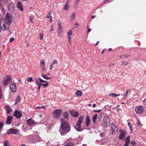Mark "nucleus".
<instances>
[{
    "instance_id": "f257e3e1",
    "label": "nucleus",
    "mask_w": 146,
    "mask_h": 146,
    "mask_svg": "<svg viewBox=\"0 0 146 146\" xmlns=\"http://www.w3.org/2000/svg\"><path fill=\"white\" fill-rule=\"evenodd\" d=\"M61 125L60 132L62 135L66 134L70 130V126L67 121L63 118L60 119Z\"/></svg>"
},
{
    "instance_id": "f03ea898",
    "label": "nucleus",
    "mask_w": 146,
    "mask_h": 146,
    "mask_svg": "<svg viewBox=\"0 0 146 146\" xmlns=\"http://www.w3.org/2000/svg\"><path fill=\"white\" fill-rule=\"evenodd\" d=\"M110 120L109 117L108 115L106 114L103 118V121L102 122V125L103 127L107 128L110 125Z\"/></svg>"
},
{
    "instance_id": "7ed1b4c3",
    "label": "nucleus",
    "mask_w": 146,
    "mask_h": 146,
    "mask_svg": "<svg viewBox=\"0 0 146 146\" xmlns=\"http://www.w3.org/2000/svg\"><path fill=\"white\" fill-rule=\"evenodd\" d=\"M30 137L31 138V142L35 143L40 141V137L38 135V132H36L35 134L30 135Z\"/></svg>"
},
{
    "instance_id": "20e7f679",
    "label": "nucleus",
    "mask_w": 146,
    "mask_h": 146,
    "mask_svg": "<svg viewBox=\"0 0 146 146\" xmlns=\"http://www.w3.org/2000/svg\"><path fill=\"white\" fill-rule=\"evenodd\" d=\"M84 119V117L83 115H81L78 120L77 122V123L76 124V126L75 127V129L76 130L78 131H80L81 127V124Z\"/></svg>"
},
{
    "instance_id": "39448f33",
    "label": "nucleus",
    "mask_w": 146,
    "mask_h": 146,
    "mask_svg": "<svg viewBox=\"0 0 146 146\" xmlns=\"http://www.w3.org/2000/svg\"><path fill=\"white\" fill-rule=\"evenodd\" d=\"M62 111L61 110L57 109L55 111H54L52 113V116L54 118L58 119L60 118Z\"/></svg>"
},
{
    "instance_id": "423d86ee",
    "label": "nucleus",
    "mask_w": 146,
    "mask_h": 146,
    "mask_svg": "<svg viewBox=\"0 0 146 146\" xmlns=\"http://www.w3.org/2000/svg\"><path fill=\"white\" fill-rule=\"evenodd\" d=\"M11 76L10 75L7 76L5 78H4L3 83L4 86L8 85L11 81Z\"/></svg>"
},
{
    "instance_id": "0eeeda50",
    "label": "nucleus",
    "mask_w": 146,
    "mask_h": 146,
    "mask_svg": "<svg viewBox=\"0 0 146 146\" xmlns=\"http://www.w3.org/2000/svg\"><path fill=\"white\" fill-rule=\"evenodd\" d=\"M144 110V108L143 106H137L135 108V112L138 114L142 113Z\"/></svg>"
},
{
    "instance_id": "6e6552de",
    "label": "nucleus",
    "mask_w": 146,
    "mask_h": 146,
    "mask_svg": "<svg viewBox=\"0 0 146 146\" xmlns=\"http://www.w3.org/2000/svg\"><path fill=\"white\" fill-rule=\"evenodd\" d=\"M0 24L1 26L0 28L1 29L3 30H7L9 29V26L10 24L9 23V24H8L7 23H6L5 22L3 23L2 25H1V24Z\"/></svg>"
},
{
    "instance_id": "1a4fd4ad",
    "label": "nucleus",
    "mask_w": 146,
    "mask_h": 146,
    "mask_svg": "<svg viewBox=\"0 0 146 146\" xmlns=\"http://www.w3.org/2000/svg\"><path fill=\"white\" fill-rule=\"evenodd\" d=\"M27 123L28 125L31 126H34L37 124V123L35 121L31 118L29 119L27 121Z\"/></svg>"
},
{
    "instance_id": "9d476101",
    "label": "nucleus",
    "mask_w": 146,
    "mask_h": 146,
    "mask_svg": "<svg viewBox=\"0 0 146 146\" xmlns=\"http://www.w3.org/2000/svg\"><path fill=\"white\" fill-rule=\"evenodd\" d=\"M5 22L11 24L12 21L11 19V15L8 13H7L5 17Z\"/></svg>"
},
{
    "instance_id": "9b49d317",
    "label": "nucleus",
    "mask_w": 146,
    "mask_h": 146,
    "mask_svg": "<svg viewBox=\"0 0 146 146\" xmlns=\"http://www.w3.org/2000/svg\"><path fill=\"white\" fill-rule=\"evenodd\" d=\"M111 131H112L111 134L113 135H115L117 130V127L115 125L112 124H111Z\"/></svg>"
},
{
    "instance_id": "f8f14e48",
    "label": "nucleus",
    "mask_w": 146,
    "mask_h": 146,
    "mask_svg": "<svg viewBox=\"0 0 146 146\" xmlns=\"http://www.w3.org/2000/svg\"><path fill=\"white\" fill-rule=\"evenodd\" d=\"M13 115L14 117L18 119L21 117L22 114L20 111L15 110L14 111Z\"/></svg>"
},
{
    "instance_id": "ddd939ff",
    "label": "nucleus",
    "mask_w": 146,
    "mask_h": 146,
    "mask_svg": "<svg viewBox=\"0 0 146 146\" xmlns=\"http://www.w3.org/2000/svg\"><path fill=\"white\" fill-rule=\"evenodd\" d=\"M61 23L59 22L58 23V35H59L61 34L63 32V28L60 25Z\"/></svg>"
},
{
    "instance_id": "4468645a",
    "label": "nucleus",
    "mask_w": 146,
    "mask_h": 146,
    "mask_svg": "<svg viewBox=\"0 0 146 146\" xmlns=\"http://www.w3.org/2000/svg\"><path fill=\"white\" fill-rule=\"evenodd\" d=\"M10 88L12 92L15 93L16 91V86L15 84H12L10 86Z\"/></svg>"
},
{
    "instance_id": "2eb2a0df",
    "label": "nucleus",
    "mask_w": 146,
    "mask_h": 146,
    "mask_svg": "<svg viewBox=\"0 0 146 146\" xmlns=\"http://www.w3.org/2000/svg\"><path fill=\"white\" fill-rule=\"evenodd\" d=\"M13 117L12 116H8L6 121V124L7 125L11 124L12 121Z\"/></svg>"
},
{
    "instance_id": "dca6fc26",
    "label": "nucleus",
    "mask_w": 146,
    "mask_h": 146,
    "mask_svg": "<svg viewBox=\"0 0 146 146\" xmlns=\"http://www.w3.org/2000/svg\"><path fill=\"white\" fill-rule=\"evenodd\" d=\"M14 8V5L12 3L9 4L8 5V9L11 12H13Z\"/></svg>"
},
{
    "instance_id": "f3484780",
    "label": "nucleus",
    "mask_w": 146,
    "mask_h": 146,
    "mask_svg": "<svg viewBox=\"0 0 146 146\" xmlns=\"http://www.w3.org/2000/svg\"><path fill=\"white\" fill-rule=\"evenodd\" d=\"M7 133L8 134H16L17 133V131L15 129L11 128L8 130Z\"/></svg>"
},
{
    "instance_id": "a211bd4d",
    "label": "nucleus",
    "mask_w": 146,
    "mask_h": 146,
    "mask_svg": "<svg viewBox=\"0 0 146 146\" xmlns=\"http://www.w3.org/2000/svg\"><path fill=\"white\" fill-rule=\"evenodd\" d=\"M125 132L124 130H122L121 131V133L119 136V139H123L125 137Z\"/></svg>"
},
{
    "instance_id": "6ab92c4d",
    "label": "nucleus",
    "mask_w": 146,
    "mask_h": 146,
    "mask_svg": "<svg viewBox=\"0 0 146 146\" xmlns=\"http://www.w3.org/2000/svg\"><path fill=\"white\" fill-rule=\"evenodd\" d=\"M70 113L73 117H77L78 116V114L77 112L74 111H73L70 110Z\"/></svg>"
},
{
    "instance_id": "aec40b11",
    "label": "nucleus",
    "mask_w": 146,
    "mask_h": 146,
    "mask_svg": "<svg viewBox=\"0 0 146 146\" xmlns=\"http://www.w3.org/2000/svg\"><path fill=\"white\" fill-rule=\"evenodd\" d=\"M17 7L20 9L21 11H23V5H21V4L20 1H18L17 4Z\"/></svg>"
},
{
    "instance_id": "412c9836",
    "label": "nucleus",
    "mask_w": 146,
    "mask_h": 146,
    "mask_svg": "<svg viewBox=\"0 0 146 146\" xmlns=\"http://www.w3.org/2000/svg\"><path fill=\"white\" fill-rule=\"evenodd\" d=\"M86 126H88L90 124V119L88 115L86 116Z\"/></svg>"
},
{
    "instance_id": "4be33fe9",
    "label": "nucleus",
    "mask_w": 146,
    "mask_h": 146,
    "mask_svg": "<svg viewBox=\"0 0 146 146\" xmlns=\"http://www.w3.org/2000/svg\"><path fill=\"white\" fill-rule=\"evenodd\" d=\"M5 108L6 111H7V114L8 115L10 113L11 111V109L10 108V107L7 105H6L5 106Z\"/></svg>"
},
{
    "instance_id": "5701e85b",
    "label": "nucleus",
    "mask_w": 146,
    "mask_h": 146,
    "mask_svg": "<svg viewBox=\"0 0 146 146\" xmlns=\"http://www.w3.org/2000/svg\"><path fill=\"white\" fill-rule=\"evenodd\" d=\"M57 60L55 59L54 60V61L53 62L52 64L50 65V69H52L53 67H55V65H56L57 63Z\"/></svg>"
},
{
    "instance_id": "b1692460",
    "label": "nucleus",
    "mask_w": 146,
    "mask_h": 146,
    "mask_svg": "<svg viewBox=\"0 0 146 146\" xmlns=\"http://www.w3.org/2000/svg\"><path fill=\"white\" fill-rule=\"evenodd\" d=\"M57 60L55 59L54 60V61L53 62L52 64L50 65V69H52L53 67H55V65H56L57 63Z\"/></svg>"
},
{
    "instance_id": "393cba45",
    "label": "nucleus",
    "mask_w": 146,
    "mask_h": 146,
    "mask_svg": "<svg viewBox=\"0 0 146 146\" xmlns=\"http://www.w3.org/2000/svg\"><path fill=\"white\" fill-rule=\"evenodd\" d=\"M62 115L63 117L66 119H68V112L64 111L62 113Z\"/></svg>"
},
{
    "instance_id": "a878e982",
    "label": "nucleus",
    "mask_w": 146,
    "mask_h": 146,
    "mask_svg": "<svg viewBox=\"0 0 146 146\" xmlns=\"http://www.w3.org/2000/svg\"><path fill=\"white\" fill-rule=\"evenodd\" d=\"M82 92L79 90H77L76 91V95L77 96H80L82 95Z\"/></svg>"
},
{
    "instance_id": "bb28decb",
    "label": "nucleus",
    "mask_w": 146,
    "mask_h": 146,
    "mask_svg": "<svg viewBox=\"0 0 146 146\" xmlns=\"http://www.w3.org/2000/svg\"><path fill=\"white\" fill-rule=\"evenodd\" d=\"M97 117L98 115L97 114H96L93 116L92 117V121L94 123H95L96 120L97 119Z\"/></svg>"
},
{
    "instance_id": "cd10ccee",
    "label": "nucleus",
    "mask_w": 146,
    "mask_h": 146,
    "mask_svg": "<svg viewBox=\"0 0 146 146\" xmlns=\"http://www.w3.org/2000/svg\"><path fill=\"white\" fill-rule=\"evenodd\" d=\"M41 76H42V77L44 78V79H45L46 80H50V78H49V77H48L46 75H45L43 74H41Z\"/></svg>"
},
{
    "instance_id": "c85d7f7f",
    "label": "nucleus",
    "mask_w": 146,
    "mask_h": 146,
    "mask_svg": "<svg viewBox=\"0 0 146 146\" xmlns=\"http://www.w3.org/2000/svg\"><path fill=\"white\" fill-rule=\"evenodd\" d=\"M75 15V12H73L71 14V16L70 17V21H73L74 19V17Z\"/></svg>"
},
{
    "instance_id": "c756f323",
    "label": "nucleus",
    "mask_w": 146,
    "mask_h": 146,
    "mask_svg": "<svg viewBox=\"0 0 146 146\" xmlns=\"http://www.w3.org/2000/svg\"><path fill=\"white\" fill-rule=\"evenodd\" d=\"M40 65L41 66L43 65L44 67L45 66V62L43 59H41L40 61Z\"/></svg>"
},
{
    "instance_id": "7c9ffc66",
    "label": "nucleus",
    "mask_w": 146,
    "mask_h": 146,
    "mask_svg": "<svg viewBox=\"0 0 146 146\" xmlns=\"http://www.w3.org/2000/svg\"><path fill=\"white\" fill-rule=\"evenodd\" d=\"M20 100V96H17V98H16V101L15 102V104L16 105L17 104H18L19 102V101Z\"/></svg>"
},
{
    "instance_id": "2f4dec72",
    "label": "nucleus",
    "mask_w": 146,
    "mask_h": 146,
    "mask_svg": "<svg viewBox=\"0 0 146 146\" xmlns=\"http://www.w3.org/2000/svg\"><path fill=\"white\" fill-rule=\"evenodd\" d=\"M4 146H10V144L9 143V141H5L3 144Z\"/></svg>"
},
{
    "instance_id": "473e14b6",
    "label": "nucleus",
    "mask_w": 146,
    "mask_h": 146,
    "mask_svg": "<svg viewBox=\"0 0 146 146\" xmlns=\"http://www.w3.org/2000/svg\"><path fill=\"white\" fill-rule=\"evenodd\" d=\"M72 35V30H70L67 33V36L68 37H71L70 36Z\"/></svg>"
},
{
    "instance_id": "72a5a7b5",
    "label": "nucleus",
    "mask_w": 146,
    "mask_h": 146,
    "mask_svg": "<svg viewBox=\"0 0 146 146\" xmlns=\"http://www.w3.org/2000/svg\"><path fill=\"white\" fill-rule=\"evenodd\" d=\"M74 143H72L68 142L64 146H74Z\"/></svg>"
},
{
    "instance_id": "f704fd0d",
    "label": "nucleus",
    "mask_w": 146,
    "mask_h": 146,
    "mask_svg": "<svg viewBox=\"0 0 146 146\" xmlns=\"http://www.w3.org/2000/svg\"><path fill=\"white\" fill-rule=\"evenodd\" d=\"M4 126V124L3 121H0V131ZM0 133L1 132L0 131Z\"/></svg>"
},
{
    "instance_id": "c9c22d12",
    "label": "nucleus",
    "mask_w": 146,
    "mask_h": 146,
    "mask_svg": "<svg viewBox=\"0 0 146 146\" xmlns=\"http://www.w3.org/2000/svg\"><path fill=\"white\" fill-rule=\"evenodd\" d=\"M41 86H43L45 88L46 87L48 86V82H47L45 84L41 83Z\"/></svg>"
},
{
    "instance_id": "e433bc0d",
    "label": "nucleus",
    "mask_w": 146,
    "mask_h": 146,
    "mask_svg": "<svg viewBox=\"0 0 146 146\" xmlns=\"http://www.w3.org/2000/svg\"><path fill=\"white\" fill-rule=\"evenodd\" d=\"M109 96H111L113 97H115L119 96V94L117 95L115 93H111L110 94Z\"/></svg>"
},
{
    "instance_id": "4c0bfd02",
    "label": "nucleus",
    "mask_w": 146,
    "mask_h": 146,
    "mask_svg": "<svg viewBox=\"0 0 146 146\" xmlns=\"http://www.w3.org/2000/svg\"><path fill=\"white\" fill-rule=\"evenodd\" d=\"M130 137L129 136H128L126 138L125 140V142H129L130 141Z\"/></svg>"
},
{
    "instance_id": "58836bf2",
    "label": "nucleus",
    "mask_w": 146,
    "mask_h": 146,
    "mask_svg": "<svg viewBox=\"0 0 146 146\" xmlns=\"http://www.w3.org/2000/svg\"><path fill=\"white\" fill-rule=\"evenodd\" d=\"M69 7V6L68 4H66L65 6L64 7V10H67L68 9Z\"/></svg>"
},
{
    "instance_id": "ea45409f",
    "label": "nucleus",
    "mask_w": 146,
    "mask_h": 146,
    "mask_svg": "<svg viewBox=\"0 0 146 146\" xmlns=\"http://www.w3.org/2000/svg\"><path fill=\"white\" fill-rule=\"evenodd\" d=\"M34 19V16L33 15H31L30 17V20L31 23H33V19Z\"/></svg>"
},
{
    "instance_id": "a19ab883",
    "label": "nucleus",
    "mask_w": 146,
    "mask_h": 146,
    "mask_svg": "<svg viewBox=\"0 0 146 146\" xmlns=\"http://www.w3.org/2000/svg\"><path fill=\"white\" fill-rule=\"evenodd\" d=\"M38 86V88L37 89V91H39L40 90V87L41 86V84H37Z\"/></svg>"
},
{
    "instance_id": "79ce46f5",
    "label": "nucleus",
    "mask_w": 146,
    "mask_h": 146,
    "mask_svg": "<svg viewBox=\"0 0 146 146\" xmlns=\"http://www.w3.org/2000/svg\"><path fill=\"white\" fill-rule=\"evenodd\" d=\"M27 81L28 82H33V78L31 77H30V78H29L27 79Z\"/></svg>"
},
{
    "instance_id": "37998d69",
    "label": "nucleus",
    "mask_w": 146,
    "mask_h": 146,
    "mask_svg": "<svg viewBox=\"0 0 146 146\" xmlns=\"http://www.w3.org/2000/svg\"><path fill=\"white\" fill-rule=\"evenodd\" d=\"M2 97V92L1 90V87L0 86V99Z\"/></svg>"
},
{
    "instance_id": "c03bdc74",
    "label": "nucleus",
    "mask_w": 146,
    "mask_h": 146,
    "mask_svg": "<svg viewBox=\"0 0 146 146\" xmlns=\"http://www.w3.org/2000/svg\"><path fill=\"white\" fill-rule=\"evenodd\" d=\"M128 62L126 61H124L122 62V65L124 66H126L127 65Z\"/></svg>"
},
{
    "instance_id": "a18cd8bd",
    "label": "nucleus",
    "mask_w": 146,
    "mask_h": 146,
    "mask_svg": "<svg viewBox=\"0 0 146 146\" xmlns=\"http://www.w3.org/2000/svg\"><path fill=\"white\" fill-rule=\"evenodd\" d=\"M3 21H4L3 18L2 17V16L0 15V22L2 23Z\"/></svg>"
},
{
    "instance_id": "49530a36",
    "label": "nucleus",
    "mask_w": 146,
    "mask_h": 146,
    "mask_svg": "<svg viewBox=\"0 0 146 146\" xmlns=\"http://www.w3.org/2000/svg\"><path fill=\"white\" fill-rule=\"evenodd\" d=\"M36 108L37 109H41L42 108H45V106H38L37 107H36Z\"/></svg>"
},
{
    "instance_id": "de8ad7c7",
    "label": "nucleus",
    "mask_w": 146,
    "mask_h": 146,
    "mask_svg": "<svg viewBox=\"0 0 146 146\" xmlns=\"http://www.w3.org/2000/svg\"><path fill=\"white\" fill-rule=\"evenodd\" d=\"M40 39L42 40V39L43 36V34H41L40 33Z\"/></svg>"
},
{
    "instance_id": "09e8293b",
    "label": "nucleus",
    "mask_w": 146,
    "mask_h": 146,
    "mask_svg": "<svg viewBox=\"0 0 146 146\" xmlns=\"http://www.w3.org/2000/svg\"><path fill=\"white\" fill-rule=\"evenodd\" d=\"M102 111V110H96L93 111L94 112H101Z\"/></svg>"
},
{
    "instance_id": "8fccbe9b",
    "label": "nucleus",
    "mask_w": 146,
    "mask_h": 146,
    "mask_svg": "<svg viewBox=\"0 0 146 146\" xmlns=\"http://www.w3.org/2000/svg\"><path fill=\"white\" fill-rule=\"evenodd\" d=\"M68 41L69 43L70 44L71 43V37H68Z\"/></svg>"
},
{
    "instance_id": "3c124183",
    "label": "nucleus",
    "mask_w": 146,
    "mask_h": 146,
    "mask_svg": "<svg viewBox=\"0 0 146 146\" xmlns=\"http://www.w3.org/2000/svg\"><path fill=\"white\" fill-rule=\"evenodd\" d=\"M38 80H39L40 82H44V80L42 79H41L40 78H38Z\"/></svg>"
},
{
    "instance_id": "603ef678",
    "label": "nucleus",
    "mask_w": 146,
    "mask_h": 146,
    "mask_svg": "<svg viewBox=\"0 0 146 146\" xmlns=\"http://www.w3.org/2000/svg\"><path fill=\"white\" fill-rule=\"evenodd\" d=\"M14 38H10L9 41H10V42H12L14 41Z\"/></svg>"
},
{
    "instance_id": "864d4df0",
    "label": "nucleus",
    "mask_w": 146,
    "mask_h": 146,
    "mask_svg": "<svg viewBox=\"0 0 146 146\" xmlns=\"http://www.w3.org/2000/svg\"><path fill=\"white\" fill-rule=\"evenodd\" d=\"M131 143L133 145H135V141H132L131 142Z\"/></svg>"
},
{
    "instance_id": "5fc2aeb1",
    "label": "nucleus",
    "mask_w": 146,
    "mask_h": 146,
    "mask_svg": "<svg viewBox=\"0 0 146 146\" xmlns=\"http://www.w3.org/2000/svg\"><path fill=\"white\" fill-rule=\"evenodd\" d=\"M143 103H144V104H145V105H146V97L143 100Z\"/></svg>"
},
{
    "instance_id": "6e6d98bb",
    "label": "nucleus",
    "mask_w": 146,
    "mask_h": 146,
    "mask_svg": "<svg viewBox=\"0 0 146 146\" xmlns=\"http://www.w3.org/2000/svg\"><path fill=\"white\" fill-rule=\"evenodd\" d=\"M141 123L138 121L137 120V125L138 126H139L141 125Z\"/></svg>"
},
{
    "instance_id": "4d7b16f0",
    "label": "nucleus",
    "mask_w": 146,
    "mask_h": 146,
    "mask_svg": "<svg viewBox=\"0 0 146 146\" xmlns=\"http://www.w3.org/2000/svg\"><path fill=\"white\" fill-rule=\"evenodd\" d=\"M129 128L130 129V130H131V133H132V132L133 129V127L132 126H129Z\"/></svg>"
},
{
    "instance_id": "13d9d810",
    "label": "nucleus",
    "mask_w": 146,
    "mask_h": 146,
    "mask_svg": "<svg viewBox=\"0 0 146 146\" xmlns=\"http://www.w3.org/2000/svg\"><path fill=\"white\" fill-rule=\"evenodd\" d=\"M129 142H125V143L124 145V146H128Z\"/></svg>"
},
{
    "instance_id": "bf43d9fd",
    "label": "nucleus",
    "mask_w": 146,
    "mask_h": 146,
    "mask_svg": "<svg viewBox=\"0 0 146 146\" xmlns=\"http://www.w3.org/2000/svg\"><path fill=\"white\" fill-rule=\"evenodd\" d=\"M50 12H48V15H47V16H46V18H48L49 17V16L50 15Z\"/></svg>"
},
{
    "instance_id": "052dcab7",
    "label": "nucleus",
    "mask_w": 146,
    "mask_h": 146,
    "mask_svg": "<svg viewBox=\"0 0 146 146\" xmlns=\"http://www.w3.org/2000/svg\"><path fill=\"white\" fill-rule=\"evenodd\" d=\"M96 17V15L91 16V19H94L95 18V17Z\"/></svg>"
},
{
    "instance_id": "680f3d73",
    "label": "nucleus",
    "mask_w": 146,
    "mask_h": 146,
    "mask_svg": "<svg viewBox=\"0 0 146 146\" xmlns=\"http://www.w3.org/2000/svg\"><path fill=\"white\" fill-rule=\"evenodd\" d=\"M8 2V1L7 0H5L4 1V3L5 4L6 3H7Z\"/></svg>"
},
{
    "instance_id": "e2e57ef3",
    "label": "nucleus",
    "mask_w": 146,
    "mask_h": 146,
    "mask_svg": "<svg viewBox=\"0 0 146 146\" xmlns=\"http://www.w3.org/2000/svg\"><path fill=\"white\" fill-rule=\"evenodd\" d=\"M35 80L36 81V83H37V84H40V83H39V82H38V80L36 79H35Z\"/></svg>"
},
{
    "instance_id": "0e129e2a",
    "label": "nucleus",
    "mask_w": 146,
    "mask_h": 146,
    "mask_svg": "<svg viewBox=\"0 0 146 146\" xmlns=\"http://www.w3.org/2000/svg\"><path fill=\"white\" fill-rule=\"evenodd\" d=\"M91 29H88V32H87L88 33H89V32H90V31H91Z\"/></svg>"
},
{
    "instance_id": "69168bd1",
    "label": "nucleus",
    "mask_w": 146,
    "mask_h": 146,
    "mask_svg": "<svg viewBox=\"0 0 146 146\" xmlns=\"http://www.w3.org/2000/svg\"><path fill=\"white\" fill-rule=\"evenodd\" d=\"M99 42L98 41L96 43L95 45L96 46L99 44Z\"/></svg>"
},
{
    "instance_id": "338daca9",
    "label": "nucleus",
    "mask_w": 146,
    "mask_h": 146,
    "mask_svg": "<svg viewBox=\"0 0 146 146\" xmlns=\"http://www.w3.org/2000/svg\"><path fill=\"white\" fill-rule=\"evenodd\" d=\"M78 1H78V0H76V1H75V4L76 5H77Z\"/></svg>"
},
{
    "instance_id": "774afa93",
    "label": "nucleus",
    "mask_w": 146,
    "mask_h": 146,
    "mask_svg": "<svg viewBox=\"0 0 146 146\" xmlns=\"http://www.w3.org/2000/svg\"><path fill=\"white\" fill-rule=\"evenodd\" d=\"M127 124H128V126H131V123L130 122H128V123Z\"/></svg>"
}]
</instances>
